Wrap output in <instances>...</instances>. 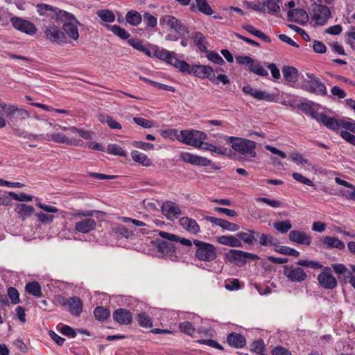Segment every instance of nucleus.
Here are the masks:
<instances>
[{"label": "nucleus", "instance_id": "obj_30", "mask_svg": "<svg viewBox=\"0 0 355 355\" xmlns=\"http://www.w3.org/2000/svg\"><path fill=\"white\" fill-rule=\"evenodd\" d=\"M191 38L200 51L207 52V42L202 33L200 32L193 33Z\"/></svg>", "mask_w": 355, "mask_h": 355}, {"label": "nucleus", "instance_id": "obj_46", "mask_svg": "<svg viewBox=\"0 0 355 355\" xmlns=\"http://www.w3.org/2000/svg\"><path fill=\"white\" fill-rule=\"evenodd\" d=\"M94 313L96 319L99 321L107 320L110 315V311L103 306L96 307L94 311Z\"/></svg>", "mask_w": 355, "mask_h": 355}, {"label": "nucleus", "instance_id": "obj_24", "mask_svg": "<svg viewBox=\"0 0 355 355\" xmlns=\"http://www.w3.org/2000/svg\"><path fill=\"white\" fill-rule=\"evenodd\" d=\"M225 259L230 263L236 265H243L245 263L244 251L239 250H230L225 254Z\"/></svg>", "mask_w": 355, "mask_h": 355}, {"label": "nucleus", "instance_id": "obj_35", "mask_svg": "<svg viewBox=\"0 0 355 355\" xmlns=\"http://www.w3.org/2000/svg\"><path fill=\"white\" fill-rule=\"evenodd\" d=\"M171 65L178 69L180 71L185 74H190L192 73L190 65L184 60H178L176 56L172 59Z\"/></svg>", "mask_w": 355, "mask_h": 355}, {"label": "nucleus", "instance_id": "obj_63", "mask_svg": "<svg viewBox=\"0 0 355 355\" xmlns=\"http://www.w3.org/2000/svg\"><path fill=\"white\" fill-rule=\"evenodd\" d=\"M133 121L136 124L144 128H150L153 125L151 121L141 117H134Z\"/></svg>", "mask_w": 355, "mask_h": 355}, {"label": "nucleus", "instance_id": "obj_47", "mask_svg": "<svg viewBox=\"0 0 355 355\" xmlns=\"http://www.w3.org/2000/svg\"><path fill=\"white\" fill-rule=\"evenodd\" d=\"M115 233L122 237L129 239L135 236V231L124 225H119L114 229Z\"/></svg>", "mask_w": 355, "mask_h": 355}, {"label": "nucleus", "instance_id": "obj_7", "mask_svg": "<svg viewBox=\"0 0 355 355\" xmlns=\"http://www.w3.org/2000/svg\"><path fill=\"white\" fill-rule=\"evenodd\" d=\"M44 139L55 143L65 144L75 146H82L84 144L83 140L74 137L69 136L68 133L67 135L60 132L46 135H44Z\"/></svg>", "mask_w": 355, "mask_h": 355}, {"label": "nucleus", "instance_id": "obj_18", "mask_svg": "<svg viewBox=\"0 0 355 355\" xmlns=\"http://www.w3.org/2000/svg\"><path fill=\"white\" fill-rule=\"evenodd\" d=\"M113 318L115 322L121 325H128L132 321V315L129 310L118 309L113 313Z\"/></svg>", "mask_w": 355, "mask_h": 355}, {"label": "nucleus", "instance_id": "obj_10", "mask_svg": "<svg viewBox=\"0 0 355 355\" xmlns=\"http://www.w3.org/2000/svg\"><path fill=\"white\" fill-rule=\"evenodd\" d=\"M284 275L291 282H302L307 278L306 272L300 267L284 266Z\"/></svg>", "mask_w": 355, "mask_h": 355}, {"label": "nucleus", "instance_id": "obj_17", "mask_svg": "<svg viewBox=\"0 0 355 355\" xmlns=\"http://www.w3.org/2000/svg\"><path fill=\"white\" fill-rule=\"evenodd\" d=\"M313 117L330 130H337L340 128L341 120L328 116L323 112L317 113Z\"/></svg>", "mask_w": 355, "mask_h": 355}, {"label": "nucleus", "instance_id": "obj_55", "mask_svg": "<svg viewBox=\"0 0 355 355\" xmlns=\"http://www.w3.org/2000/svg\"><path fill=\"white\" fill-rule=\"evenodd\" d=\"M293 178L299 182H301L305 185L310 186V187H314V183L308 178L304 177L300 173L295 172L292 174Z\"/></svg>", "mask_w": 355, "mask_h": 355}, {"label": "nucleus", "instance_id": "obj_57", "mask_svg": "<svg viewBox=\"0 0 355 355\" xmlns=\"http://www.w3.org/2000/svg\"><path fill=\"white\" fill-rule=\"evenodd\" d=\"M331 267L336 273L345 275L346 277H349L352 275V272L349 271L343 264L336 263L333 264Z\"/></svg>", "mask_w": 355, "mask_h": 355}, {"label": "nucleus", "instance_id": "obj_2", "mask_svg": "<svg viewBox=\"0 0 355 355\" xmlns=\"http://www.w3.org/2000/svg\"><path fill=\"white\" fill-rule=\"evenodd\" d=\"M56 19L63 24L62 28L69 37L73 40L78 39V25L79 22L73 14L64 10H58V12H56Z\"/></svg>", "mask_w": 355, "mask_h": 355}, {"label": "nucleus", "instance_id": "obj_27", "mask_svg": "<svg viewBox=\"0 0 355 355\" xmlns=\"http://www.w3.org/2000/svg\"><path fill=\"white\" fill-rule=\"evenodd\" d=\"M257 232L253 230L248 229L245 232H239L236 234L237 237L242 242L252 245L257 242L256 239Z\"/></svg>", "mask_w": 355, "mask_h": 355}, {"label": "nucleus", "instance_id": "obj_31", "mask_svg": "<svg viewBox=\"0 0 355 355\" xmlns=\"http://www.w3.org/2000/svg\"><path fill=\"white\" fill-rule=\"evenodd\" d=\"M258 239L259 243L262 246H275V239L270 234L257 232L256 239Z\"/></svg>", "mask_w": 355, "mask_h": 355}, {"label": "nucleus", "instance_id": "obj_44", "mask_svg": "<svg viewBox=\"0 0 355 355\" xmlns=\"http://www.w3.org/2000/svg\"><path fill=\"white\" fill-rule=\"evenodd\" d=\"M275 252L284 255L293 256L295 257H297L300 255V252L297 250L288 246L277 245L276 244L275 246Z\"/></svg>", "mask_w": 355, "mask_h": 355}, {"label": "nucleus", "instance_id": "obj_15", "mask_svg": "<svg viewBox=\"0 0 355 355\" xmlns=\"http://www.w3.org/2000/svg\"><path fill=\"white\" fill-rule=\"evenodd\" d=\"M191 71L195 76L200 78H207L213 83H217L215 80V71L208 65H193Z\"/></svg>", "mask_w": 355, "mask_h": 355}, {"label": "nucleus", "instance_id": "obj_11", "mask_svg": "<svg viewBox=\"0 0 355 355\" xmlns=\"http://www.w3.org/2000/svg\"><path fill=\"white\" fill-rule=\"evenodd\" d=\"M58 302L63 306H68L69 312L74 316H79L83 310L82 301L78 297H72L67 299L64 297H60L58 299Z\"/></svg>", "mask_w": 355, "mask_h": 355}, {"label": "nucleus", "instance_id": "obj_33", "mask_svg": "<svg viewBox=\"0 0 355 355\" xmlns=\"http://www.w3.org/2000/svg\"><path fill=\"white\" fill-rule=\"evenodd\" d=\"M98 119L101 123H107L112 129H121V124L108 114H100L98 116Z\"/></svg>", "mask_w": 355, "mask_h": 355}, {"label": "nucleus", "instance_id": "obj_4", "mask_svg": "<svg viewBox=\"0 0 355 355\" xmlns=\"http://www.w3.org/2000/svg\"><path fill=\"white\" fill-rule=\"evenodd\" d=\"M175 134V137L181 143L196 147L200 139H207L205 132L196 130H171Z\"/></svg>", "mask_w": 355, "mask_h": 355}, {"label": "nucleus", "instance_id": "obj_20", "mask_svg": "<svg viewBox=\"0 0 355 355\" xmlns=\"http://www.w3.org/2000/svg\"><path fill=\"white\" fill-rule=\"evenodd\" d=\"M288 237L291 241L301 245H309L311 241V237L309 235L299 230H291L289 232Z\"/></svg>", "mask_w": 355, "mask_h": 355}, {"label": "nucleus", "instance_id": "obj_39", "mask_svg": "<svg viewBox=\"0 0 355 355\" xmlns=\"http://www.w3.org/2000/svg\"><path fill=\"white\" fill-rule=\"evenodd\" d=\"M68 135L71 137H74L77 138V137H80L85 139H89L91 138V133L89 131L78 129L76 127H70L69 129Z\"/></svg>", "mask_w": 355, "mask_h": 355}, {"label": "nucleus", "instance_id": "obj_36", "mask_svg": "<svg viewBox=\"0 0 355 355\" xmlns=\"http://www.w3.org/2000/svg\"><path fill=\"white\" fill-rule=\"evenodd\" d=\"M131 156L134 161L144 166H148L151 164V161L147 157V155L138 150H132L131 153Z\"/></svg>", "mask_w": 355, "mask_h": 355}, {"label": "nucleus", "instance_id": "obj_3", "mask_svg": "<svg viewBox=\"0 0 355 355\" xmlns=\"http://www.w3.org/2000/svg\"><path fill=\"white\" fill-rule=\"evenodd\" d=\"M301 89L311 94L325 96L327 90L325 85L313 73L306 72L301 83Z\"/></svg>", "mask_w": 355, "mask_h": 355}, {"label": "nucleus", "instance_id": "obj_9", "mask_svg": "<svg viewBox=\"0 0 355 355\" xmlns=\"http://www.w3.org/2000/svg\"><path fill=\"white\" fill-rule=\"evenodd\" d=\"M12 26L17 31L29 35H34L37 32L35 24L26 19L13 16L10 18Z\"/></svg>", "mask_w": 355, "mask_h": 355}, {"label": "nucleus", "instance_id": "obj_51", "mask_svg": "<svg viewBox=\"0 0 355 355\" xmlns=\"http://www.w3.org/2000/svg\"><path fill=\"white\" fill-rule=\"evenodd\" d=\"M8 195L12 197L13 199L20 202H29L32 201L33 196L29 194H26L25 193H20L19 194L15 193L13 191L7 192Z\"/></svg>", "mask_w": 355, "mask_h": 355}, {"label": "nucleus", "instance_id": "obj_29", "mask_svg": "<svg viewBox=\"0 0 355 355\" xmlns=\"http://www.w3.org/2000/svg\"><path fill=\"white\" fill-rule=\"evenodd\" d=\"M154 56L171 64L172 59L175 58V53L173 51H168L164 49H157L154 51Z\"/></svg>", "mask_w": 355, "mask_h": 355}, {"label": "nucleus", "instance_id": "obj_25", "mask_svg": "<svg viewBox=\"0 0 355 355\" xmlns=\"http://www.w3.org/2000/svg\"><path fill=\"white\" fill-rule=\"evenodd\" d=\"M180 225L187 232L196 234L200 232V228L197 222L189 217H182L180 218Z\"/></svg>", "mask_w": 355, "mask_h": 355}, {"label": "nucleus", "instance_id": "obj_41", "mask_svg": "<svg viewBox=\"0 0 355 355\" xmlns=\"http://www.w3.org/2000/svg\"><path fill=\"white\" fill-rule=\"evenodd\" d=\"M106 27L122 40H126L130 37V34L119 25H106Z\"/></svg>", "mask_w": 355, "mask_h": 355}, {"label": "nucleus", "instance_id": "obj_53", "mask_svg": "<svg viewBox=\"0 0 355 355\" xmlns=\"http://www.w3.org/2000/svg\"><path fill=\"white\" fill-rule=\"evenodd\" d=\"M179 328L182 333L187 334L189 336H193L196 331L192 323L189 321H185L180 323Z\"/></svg>", "mask_w": 355, "mask_h": 355}, {"label": "nucleus", "instance_id": "obj_21", "mask_svg": "<svg viewBox=\"0 0 355 355\" xmlns=\"http://www.w3.org/2000/svg\"><path fill=\"white\" fill-rule=\"evenodd\" d=\"M321 243L325 249L336 248L342 250L345 248L343 241L334 236H324L321 239Z\"/></svg>", "mask_w": 355, "mask_h": 355}, {"label": "nucleus", "instance_id": "obj_5", "mask_svg": "<svg viewBox=\"0 0 355 355\" xmlns=\"http://www.w3.org/2000/svg\"><path fill=\"white\" fill-rule=\"evenodd\" d=\"M193 244L197 248L195 256L200 261L211 262L216 259L217 250L214 245L196 239Z\"/></svg>", "mask_w": 355, "mask_h": 355}, {"label": "nucleus", "instance_id": "obj_22", "mask_svg": "<svg viewBox=\"0 0 355 355\" xmlns=\"http://www.w3.org/2000/svg\"><path fill=\"white\" fill-rule=\"evenodd\" d=\"M96 223L92 218H85L76 223L75 229L81 233L86 234L96 228Z\"/></svg>", "mask_w": 355, "mask_h": 355}, {"label": "nucleus", "instance_id": "obj_58", "mask_svg": "<svg viewBox=\"0 0 355 355\" xmlns=\"http://www.w3.org/2000/svg\"><path fill=\"white\" fill-rule=\"evenodd\" d=\"M8 296L10 299L11 302L14 304L19 303V293L18 291L14 287H10L8 289Z\"/></svg>", "mask_w": 355, "mask_h": 355}, {"label": "nucleus", "instance_id": "obj_42", "mask_svg": "<svg viewBox=\"0 0 355 355\" xmlns=\"http://www.w3.org/2000/svg\"><path fill=\"white\" fill-rule=\"evenodd\" d=\"M125 19L130 24L137 26L141 23L142 18L140 13L135 10H131L126 14Z\"/></svg>", "mask_w": 355, "mask_h": 355}, {"label": "nucleus", "instance_id": "obj_13", "mask_svg": "<svg viewBox=\"0 0 355 355\" xmlns=\"http://www.w3.org/2000/svg\"><path fill=\"white\" fill-rule=\"evenodd\" d=\"M318 280L320 285L325 289H334L338 284L336 279L331 274V268L327 266L318 275Z\"/></svg>", "mask_w": 355, "mask_h": 355}, {"label": "nucleus", "instance_id": "obj_60", "mask_svg": "<svg viewBox=\"0 0 355 355\" xmlns=\"http://www.w3.org/2000/svg\"><path fill=\"white\" fill-rule=\"evenodd\" d=\"M144 21L150 28H155L157 24V18L148 12L144 14Z\"/></svg>", "mask_w": 355, "mask_h": 355}, {"label": "nucleus", "instance_id": "obj_56", "mask_svg": "<svg viewBox=\"0 0 355 355\" xmlns=\"http://www.w3.org/2000/svg\"><path fill=\"white\" fill-rule=\"evenodd\" d=\"M250 350L253 352L262 354L261 352L264 349V343L262 340H257L250 345Z\"/></svg>", "mask_w": 355, "mask_h": 355}, {"label": "nucleus", "instance_id": "obj_38", "mask_svg": "<svg viewBox=\"0 0 355 355\" xmlns=\"http://www.w3.org/2000/svg\"><path fill=\"white\" fill-rule=\"evenodd\" d=\"M277 0H266L263 2V8H268V12L271 15H277L280 12V6Z\"/></svg>", "mask_w": 355, "mask_h": 355}, {"label": "nucleus", "instance_id": "obj_49", "mask_svg": "<svg viewBox=\"0 0 355 355\" xmlns=\"http://www.w3.org/2000/svg\"><path fill=\"white\" fill-rule=\"evenodd\" d=\"M107 152L109 154L121 156V157H125L126 153L125 151L119 145L115 144H111L107 146Z\"/></svg>", "mask_w": 355, "mask_h": 355}, {"label": "nucleus", "instance_id": "obj_19", "mask_svg": "<svg viewBox=\"0 0 355 355\" xmlns=\"http://www.w3.org/2000/svg\"><path fill=\"white\" fill-rule=\"evenodd\" d=\"M308 19V14L304 9H293L288 12V20L290 21L304 24Z\"/></svg>", "mask_w": 355, "mask_h": 355}, {"label": "nucleus", "instance_id": "obj_40", "mask_svg": "<svg viewBox=\"0 0 355 355\" xmlns=\"http://www.w3.org/2000/svg\"><path fill=\"white\" fill-rule=\"evenodd\" d=\"M243 28L245 31L249 32L250 33L254 35V36H256V37H257L259 38H261V40H263L266 42H268V43L271 42V40H270V38L268 36H267L265 33H263L261 31H259V30L256 29L253 26H252V25H245V26H243Z\"/></svg>", "mask_w": 355, "mask_h": 355}, {"label": "nucleus", "instance_id": "obj_37", "mask_svg": "<svg viewBox=\"0 0 355 355\" xmlns=\"http://www.w3.org/2000/svg\"><path fill=\"white\" fill-rule=\"evenodd\" d=\"M25 288L29 294L37 297H40L42 295L41 286L37 282H28Z\"/></svg>", "mask_w": 355, "mask_h": 355}, {"label": "nucleus", "instance_id": "obj_12", "mask_svg": "<svg viewBox=\"0 0 355 355\" xmlns=\"http://www.w3.org/2000/svg\"><path fill=\"white\" fill-rule=\"evenodd\" d=\"M312 19L318 25L322 26L331 16V12L326 6L314 4L312 9Z\"/></svg>", "mask_w": 355, "mask_h": 355}, {"label": "nucleus", "instance_id": "obj_62", "mask_svg": "<svg viewBox=\"0 0 355 355\" xmlns=\"http://www.w3.org/2000/svg\"><path fill=\"white\" fill-rule=\"evenodd\" d=\"M220 227L229 230L230 232H236L239 230L240 227L239 225L233 223H230L226 220L223 219Z\"/></svg>", "mask_w": 355, "mask_h": 355}, {"label": "nucleus", "instance_id": "obj_59", "mask_svg": "<svg viewBox=\"0 0 355 355\" xmlns=\"http://www.w3.org/2000/svg\"><path fill=\"white\" fill-rule=\"evenodd\" d=\"M206 53H207V58L211 62L217 64H222L225 62L223 58L218 53L209 51Z\"/></svg>", "mask_w": 355, "mask_h": 355}, {"label": "nucleus", "instance_id": "obj_61", "mask_svg": "<svg viewBox=\"0 0 355 355\" xmlns=\"http://www.w3.org/2000/svg\"><path fill=\"white\" fill-rule=\"evenodd\" d=\"M57 8L54 9L52 6L48 4H38L37 6V11L39 13L40 15H44L46 14L47 11H53L56 14V12H58V10H56Z\"/></svg>", "mask_w": 355, "mask_h": 355}, {"label": "nucleus", "instance_id": "obj_14", "mask_svg": "<svg viewBox=\"0 0 355 355\" xmlns=\"http://www.w3.org/2000/svg\"><path fill=\"white\" fill-rule=\"evenodd\" d=\"M180 158L182 162L185 163L198 166H208L211 163V161L207 157L187 152L181 153L180 155Z\"/></svg>", "mask_w": 355, "mask_h": 355}, {"label": "nucleus", "instance_id": "obj_32", "mask_svg": "<svg viewBox=\"0 0 355 355\" xmlns=\"http://www.w3.org/2000/svg\"><path fill=\"white\" fill-rule=\"evenodd\" d=\"M284 79L290 83H295L297 80V70L293 67L285 66L282 69Z\"/></svg>", "mask_w": 355, "mask_h": 355}, {"label": "nucleus", "instance_id": "obj_23", "mask_svg": "<svg viewBox=\"0 0 355 355\" xmlns=\"http://www.w3.org/2000/svg\"><path fill=\"white\" fill-rule=\"evenodd\" d=\"M227 344L234 348H242L246 345V339L241 334L232 332L227 337Z\"/></svg>", "mask_w": 355, "mask_h": 355}, {"label": "nucleus", "instance_id": "obj_64", "mask_svg": "<svg viewBox=\"0 0 355 355\" xmlns=\"http://www.w3.org/2000/svg\"><path fill=\"white\" fill-rule=\"evenodd\" d=\"M291 159L296 164H304L310 165L309 159L304 158L302 155L298 153H292L291 155Z\"/></svg>", "mask_w": 355, "mask_h": 355}, {"label": "nucleus", "instance_id": "obj_45", "mask_svg": "<svg viewBox=\"0 0 355 355\" xmlns=\"http://www.w3.org/2000/svg\"><path fill=\"white\" fill-rule=\"evenodd\" d=\"M196 3L197 8L200 12L206 15H211L213 14V10L206 0H196Z\"/></svg>", "mask_w": 355, "mask_h": 355}, {"label": "nucleus", "instance_id": "obj_26", "mask_svg": "<svg viewBox=\"0 0 355 355\" xmlns=\"http://www.w3.org/2000/svg\"><path fill=\"white\" fill-rule=\"evenodd\" d=\"M218 243L234 248H241L242 242L239 239L236 234L234 235H223L217 237Z\"/></svg>", "mask_w": 355, "mask_h": 355}, {"label": "nucleus", "instance_id": "obj_1", "mask_svg": "<svg viewBox=\"0 0 355 355\" xmlns=\"http://www.w3.org/2000/svg\"><path fill=\"white\" fill-rule=\"evenodd\" d=\"M227 141L232 144L234 150L246 157V159L257 157L255 141L236 137H227Z\"/></svg>", "mask_w": 355, "mask_h": 355}, {"label": "nucleus", "instance_id": "obj_54", "mask_svg": "<svg viewBox=\"0 0 355 355\" xmlns=\"http://www.w3.org/2000/svg\"><path fill=\"white\" fill-rule=\"evenodd\" d=\"M98 16L105 22H114L115 21V15L114 14L108 10H99L98 12Z\"/></svg>", "mask_w": 355, "mask_h": 355}, {"label": "nucleus", "instance_id": "obj_52", "mask_svg": "<svg viewBox=\"0 0 355 355\" xmlns=\"http://www.w3.org/2000/svg\"><path fill=\"white\" fill-rule=\"evenodd\" d=\"M298 266H304L313 269H320L323 266L318 261L300 259L297 261Z\"/></svg>", "mask_w": 355, "mask_h": 355}, {"label": "nucleus", "instance_id": "obj_48", "mask_svg": "<svg viewBox=\"0 0 355 355\" xmlns=\"http://www.w3.org/2000/svg\"><path fill=\"white\" fill-rule=\"evenodd\" d=\"M137 320L139 322V325L145 327V328H149L153 326L152 320L149 317L148 315H147L145 313H141L137 315Z\"/></svg>", "mask_w": 355, "mask_h": 355}, {"label": "nucleus", "instance_id": "obj_6", "mask_svg": "<svg viewBox=\"0 0 355 355\" xmlns=\"http://www.w3.org/2000/svg\"><path fill=\"white\" fill-rule=\"evenodd\" d=\"M159 24L162 27L173 29L180 35H184L189 33L188 28L181 21L171 15H163L159 19Z\"/></svg>", "mask_w": 355, "mask_h": 355}, {"label": "nucleus", "instance_id": "obj_8", "mask_svg": "<svg viewBox=\"0 0 355 355\" xmlns=\"http://www.w3.org/2000/svg\"><path fill=\"white\" fill-rule=\"evenodd\" d=\"M44 33L46 39L55 43H66L67 37L59 27L54 24L44 26Z\"/></svg>", "mask_w": 355, "mask_h": 355}, {"label": "nucleus", "instance_id": "obj_16", "mask_svg": "<svg viewBox=\"0 0 355 355\" xmlns=\"http://www.w3.org/2000/svg\"><path fill=\"white\" fill-rule=\"evenodd\" d=\"M162 211L163 214L171 220H173L182 215L180 207L171 201H167L163 203Z\"/></svg>", "mask_w": 355, "mask_h": 355}, {"label": "nucleus", "instance_id": "obj_50", "mask_svg": "<svg viewBox=\"0 0 355 355\" xmlns=\"http://www.w3.org/2000/svg\"><path fill=\"white\" fill-rule=\"evenodd\" d=\"M252 96L258 100H263L268 102H272L275 99L272 94H268L266 92L256 89L253 93Z\"/></svg>", "mask_w": 355, "mask_h": 355}, {"label": "nucleus", "instance_id": "obj_43", "mask_svg": "<svg viewBox=\"0 0 355 355\" xmlns=\"http://www.w3.org/2000/svg\"><path fill=\"white\" fill-rule=\"evenodd\" d=\"M273 227L279 232L284 234L292 228V224L290 220H285L274 223Z\"/></svg>", "mask_w": 355, "mask_h": 355}, {"label": "nucleus", "instance_id": "obj_34", "mask_svg": "<svg viewBox=\"0 0 355 355\" xmlns=\"http://www.w3.org/2000/svg\"><path fill=\"white\" fill-rule=\"evenodd\" d=\"M248 70L260 76H268V71L261 64L258 60H253L249 66Z\"/></svg>", "mask_w": 355, "mask_h": 355}, {"label": "nucleus", "instance_id": "obj_28", "mask_svg": "<svg viewBox=\"0 0 355 355\" xmlns=\"http://www.w3.org/2000/svg\"><path fill=\"white\" fill-rule=\"evenodd\" d=\"M15 210L23 220L35 213L34 207L25 203L17 204Z\"/></svg>", "mask_w": 355, "mask_h": 355}]
</instances>
